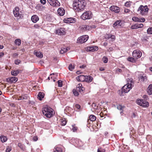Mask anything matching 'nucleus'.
I'll return each mask as SVG.
<instances>
[{
	"instance_id": "3c124183",
	"label": "nucleus",
	"mask_w": 152,
	"mask_h": 152,
	"mask_svg": "<svg viewBox=\"0 0 152 152\" xmlns=\"http://www.w3.org/2000/svg\"><path fill=\"white\" fill-rule=\"evenodd\" d=\"M41 3L43 4H45L46 3V0H40Z\"/></svg>"
},
{
	"instance_id": "864d4df0",
	"label": "nucleus",
	"mask_w": 152,
	"mask_h": 152,
	"mask_svg": "<svg viewBox=\"0 0 152 152\" xmlns=\"http://www.w3.org/2000/svg\"><path fill=\"white\" fill-rule=\"evenodd\" d=\"M77 129V128L76 127H74L73 126V128H72V130L73 132H75L76 131Z\"/></svg>"
},
{
	"instance_id": "603ef678",
	"label": "nucleus",
	"mask_w": 152,
	"mask_h": 152,
	"mask_svg": "<svg viewBox=\"0 0 152 152\" xmlns=\"http://www.w3.org/2000/svg\"><path fill=\"white\" fill-rule=\"evenodd\" d=\"M110 38L114 40L115 39V36L114 35L110 34Z\"/></svg>"
},
{
	"instance_id": "a18cd8bd",
	"label": "nucleus",
	"mask_w": 152,
	"mask_h": 152,
	"mask_svg": "<svg viewBox=\"0 0 152 152\" xmlns=\"http://www.w3.org/2000/svg\"><path fill=\"white\" fill-rule=\"evenodd\" d=\"M130 5V3L129 2H126L125 3V6L127 7H129Z\"/></svg>"
},
{
	"instance_id": "49530a36",
	"label": "nucleus",
	"mask_w": 152,
	"mask_h": 152,
	"mask_svg": "<svg viewBox=\"0 0 152 152\" xmlns=\"http://www.w3.org/2000/svg\"><path fill=\"white\" fill-rule=\"evenodd\" d=\"M75 106V107L77 109H80V106L78 104H76Z\"/></svg>"
},
{
	"instance_id": "72a5a7b5",
	"label": "nucleus",
	"mask_w": 152,
	"mask_h": 152,
	"mask_svg": "<svg viewBox=\"0 0 152 152\" xmlns=\"http://www.w3.org/2000/svg\"><path fill=\"white\" fill-rule=\"evenodd\" d=\"M61 125L62 126H64L66 124V121L64 118H62L61 119Z\"/></svg>"
},
{
	"instance_id": "69168bd1",
	"label": "nucleus",
	"mask_w": 152,
	"mask_h": 152,
	"mask_svg": "<svg viewBox=\"0 0 152 152\" xmlns=\"http://www.w3.org/2000/svg\"><path fill=\"white\" fill-rule=\"evenodd\" d=\"M100 115L101 117L103 118L104 117L103 113H101L100 114Z\"/></svg>"
},
{
	"instance_id": "4d7b16f0",
	"label": "nucleus",
	"mask_w": 152,
	"mask_h": 152,
	"mask_svg": "<svg viewBox=\"0 0 152 152\" xmlns=\"http://www.w3.org/2000/svg\"><path fill=\"white\" fill-rule=\"evenodd\" d=\"M34 27L35 28H39L40 27V26L37 24H35L34 25Z\"/></svg>"
},
{
	"instance_id": "9d476101",
	"label": "nucleus",
	"mask_w": 152,
	"mask_h": 152,
	"mask_svg": "<svg viewBox=\"0 0 152 152\" xmlns=\"http://www.w3.org/2000/svg\"><path fill=\"white\" fill-rule=\"evenodd\" d=\"M122 22L119 20L116 21L114 23L113 25V27L115 28H120L122 25Z\"/></svg>"
},
{
	"instance_id": "2eb2a0df",
	"label": "nucleus",
	"mask_w": 152,
	"mask_h": 152,
	"mask_svg": "<svg viewBox=\"0 0 152 152\" xmlns=\"http://www.w3.org/2000/svg\"><path fill=\"white\" fill-rule=\"evenodd\" d=\"M76 79L78 81H84L86 80V77L84 75H80L77 77Z\"/></svg>"
},
{
	"instance_id": "13d9d810",
	"label": "nucleus",
	"mask_w": 152,
	"mask_h": 152,
	"mask_svg": "<svg viewBox=\"0 0 152 152\" xmlns=\"http://www.w3.org/2000/svg\"><path fill=\"white\" fill-rule=\"evenodd\" d=\"M84 28H85V29L86 30H88L89 29V26H87L86 25L84 26Z\"/></svg>"
},
{
	"instance_id": "8fccbe9b",
	"label": "nucleus",
	"mask_w": 152,
	"mask_h": 152,
	"mask_svg": "<svg viewBox=\"0 0 152 152\" xmlns=\"http://www.w3.org/2000/svg\"><path fill=\"white\" fill-rule=\"evenodd\" d=\"M143 98L145 99V100H147L148 99V96L146 95H144L143 96Z\"/></svg>"
},
{
	"instance_id": "bf43d9fd",
	"label": "nucleus",
	"mask_w": 152,
	"mask_h": 152,
	"mask_svg": "<svg viewBox=\"0 0 152 152\" xmlns=\"http://www.w3.org/2000/svg\"><path fill=\"white\" fill-rule=\"evenodd\" d=\"M110 34H107V35L105 36V37L106 38H107L108 39H109L110 38Z\"/></svg>"
},
{
	"instance_id": "338daca9",
	"label": "nucleus",
	"mask_w": 152,
	"mask_h": 152,
	"mask_svg": "<svg viewBox=\"0 0 152 152\" xmlns=\"http://www.w3.org/2000/svg\"><path fill=\"white\" fill-rule=\"evenodd\" d=\"M4 55V53H0V58L1 57H2Z\"/></svg>"
},
{
	"instance_id": "774afa93",
	"label": "nucleus",
	"mask_w": 152,
	"mask_h": 152,
	"mask_svg": "<svg viewBox=\"0 0 152 152\" xmlns=\"http://www.w3.org/2000/svg\"><path fill=\"white\" fill-rule=\"evenodd\" d=\"M38 139V138L37 137H34V138L33 140L34 141H36Z\"/></svg>"
},
{
	"instance_id": "393cba45",
	"label": "nucleus",
	"mask_w": 152,
	"mask_h": 152,
	"mask_svg": "<svg viewBox=\"0 0 152 152\" xmlns=\"http://www.w3.org/2000/svg\"><path fill=\"white\" fill-rule=\"evenodd\" d=\"M125 107L122 106L121 105H119L117 106V108L118 110L121 111L120 112V114L121 115H122L123 113V109Z\"/></svg>"
},
{
	"instance_id": "37998d69",
	"label": "nucleus",
	"mask_w": 152,
	"mask_h": 152,
	"mask_svg": "<svg viewBox=\"0 0 152 152\" xmlns=\"http://www.w3.org/2000/svg\"><path fill=\"white\" fill-rule=\"evenodd\" d=\"M148 38V37L145 36V37H143L142 38V40L143 42H145V41H148V40H147V39Z\"/></svg>"
},
{
	"instance_id": "4be33fe9",
	"label": "nucleus",
	"mask_w": 152,
	"mask_h": 152,
	"mask_svg": "<svg viewBox=\"0 0 152 152\" xmlns=\"http://www.w3.org/2000/svg\"><path fill=\"white\" fill-rule=\"evenodd\" d=\"M28 96L27 94H23L21 96H20L18 98V100L23 99H27Z\"/></svg>"
},
{
	"instance_id": "c756f323",
	"label": "nucleus",
	"mask_w": 152,
	"mask_h": 152,
	"mask_svg": "<svg viewBox=\"0 0 152 152\" xmlns=\"http://www.w3.org/2000/svg\"><path fill=\"white\" fill-rule=\"evenodd\" d=\"M0 139L1 140V142H5L7 140V138L5 136L1 135L0 137Z\"/></svg>"
},
{
	"instance_id": "680f3d73",
	"label": "nucleus",
	"mask_w": 152,
	"mask_h": 152,
	"mask_svg": "<svg viewBox=\"0 0 152 152\" xmlns=\"http://www.w3.org/2000/svg\"><path fill=\"white\" fill-rule=\"evenodd\" d=\"M140 19L141 20V21L140 22H143L145 20V19L144 18H141V19Z\"/></svg>"
},
{
	"instance_id": "de8ad7c7",
	"label": "nucleus",
	"mask_w": 152,
	"mask_h": 152,
	"mask_svg": "<svg viewBox=\"0 0 152 152\" xmlns=\"http://www.w3.org/2000/svg\"><path fill=\"white\" fill-rule=\"evenodd\" d=\"M15 64L18 65L20 62V61L19 60H15Z\"/></svg>"
},
{
	"instance_id": "0eeeda50",
	"label": "nucleus",
	"mask_w": 152,
	"mask_h": 152,
	"mask_svg": "<svg viewBox=\"0 0 152 152\" xmlns=\"http://www.w3.org/2000/svg\"><path fill=\"white\" fill-rule=\"evenodd\" d=\"M88 38V36L87 35H85L79 37L77 40L78 42L82 43L86 42Z\"/></svg>"
},
{
	"instance_id": "a19ab883",
	"label": "nucleus",
	"mask_w": 152,
	"mask_h": 152,
	"mask_svg": "<svg viewBox=\"0 0 152 152\" xmlns=\"http://www.w3.org/2000/svg\"><path fill=\"white\" fill-rule=\"evenodd\" d=\"M102 60L103 62L104 63H107V62L108 60L107 58L106 57H104Z\"/></svg>"
},
{
	"instance_id": "a878e982",
	"label": "nucleus",
	"mask_w": 152,
	"mask_h": 152,
	"mask_svg": "<svg viewBox=\"0 0 152 152\" xmlns=\"http://www.w3.org/2000/svg\"><path fill=\"white\" fill-rule=\"evenodd\" d=\"M53 152H62V150L61 148L57 146H56L54 149Z\"/></svg>"
},
{
	"instance_id": "7c9ffc66",
	"label": "nucleus",
	"mask_w": 152,
	"mask_h": 152,
	"mask_svg": "<svg viewBox=\"0 0 152 152\" xmlns=\"http://www.w3.org/2000/svg\"><path fill=\"white\" fill-rule=\"evenodd\" d=\"M128 60L129 61L134 62H135L136 60V59L132 57H129L127 58Z\"/></svg>"
},
{
	"instance_id": "0e129e2a",
	"label": "nucleus",
	"mask_w": 152,
	"mask_h": 152,
	"mask_svg": "<svg viewBox=\"0 0 152 152\" xmlns=\"http://www.w3.org/2000/svg\"><path fill=\"white\" fill-rule=\"evenodd\" d=\"M18 146L21 148L23 147L22 145L20 143H18Z\"/></svg>"
},
{
	"instance_id": "ea45409f",
	"label": "nucleus",
	"mask_w": 152,
	"mask_h": 152,
	"mask_svg": "<svg viewBox=\"0 0 152 152\" xmlns=\"http://www.w3.org/2000/svg\"><path fill=\"white\" fill-rule=\"evenodd\" d=\"M58 82V87H61L62 86V81L61 80H59Z\"/></svg>"
},
{
	"instance_id": "79ce46f5",
	"label": "nucleus",
	"mask_w": 152,
	"mask_h": 152,
	"mask_svg": "<svg viewBox=\"0 0 152 152\" xmlns=\"http://www.w3.org/2000/svg\"><path fill=\"white\" fill-rule=\"evenodd\" d=\"M11 150V149L10 147L9 146H7V148L6 150V152H10V151Z\"/></svg>"
},
{
	"instance_id": "2f4dec72",
	"label": "nucleus",
	"mask_w": 152,
	"mask_h": 152,
	"mask_svg": "<svg viewBox=\"0 0 152 152\" xmlns=\"http://www.w3.org/2000/svg\"><path fill=\"white\" fill-rule=\"evenodd\" d=\"M15 44L18 46H20L21 43V40L19 39H16L15 41Z\"/></svg>"
},
{
	"instance_id": "cd10ccee",
	"label": "nucleus",
	"mask_w": 152,
	"mask_h": 152,
	"mask_svg": "<svg viewBox=\"0 0 152 152\" xmlns=\"http://www.w3.org/2000/svg\"><path fill=\"white\" fill-rule=\"evenodd\" d=\"M19 71L18 70H12L11 72V74L13 76H16L19 73Z\"/></svg>"
},
{
	"instance_id": "1a4fd4ad",
	"label": "nucleus",
	"mask_w": 152,
	"mask_h": 152,
	"mask_svg": "<svg viewBox=\"0 0 152 152\" xmlns=\"http://www.w3.org/2000/svg\"><path fill=\"white\" fill-rule=\"evenodd\" d=\"M142 56V53L140 51L134 50L132 53V56L136 59L140 58Z\"/></svg>"
},
{
	"instance_id": "ddd939ff",
	"label": "nucleus",
	"mask_w": 152,
	"mask_h": 152,
	"mask_svg": "<svg viewBox=\"0 0 152 152\" xmlns=\"http://www.w3.org/2000/svg\"><path fill=\"white\" fill-rule=\"evenodd\" d=\"M56 33L59 35H63L66 34L65 29L60 28L56 30Z\"/></svg>"
},
{
	"instance_id": "f3484780",
	"label": "nucleus",
	"mask_w": 152,
	"mask_h": 152,
	"mask_svg": "<svg viewBox=\"0 0 152 152\" xmlns=\"http://www.w3.org/2000/svg\"><path fill=\"white\" fill-rule=\"evenodd\" d=\"M76 90L79 92H81L84 91V88L82 87V84L80 83L77 86Z\"/></svg>"
},
{
	"instance_id": "473e14b6",
	"label": "nucleus",
	"mask_w": 152,
	"mask_h": 152,
	"mask_svg": "<svg viewBox=\"0 0 152 152\" xmlns=\"http://www.w3.org/2000/svg\"><path fill=\"white\" fill-rule=\"evenodd\" d=\"M132 20L134 21L137 22H140L141 21V20L140 19L137 17H133L132 18Z\"/></svg>"
},
{
	"instance_id": "20e7f679",
	"label": "nucleus",
	"mask_w": 152,
	"mask_h": 152,
	"mask_svg": "<svg viewBox=\"0 0 152 152\" xmlns=\"http://www.w3.org/2000/svg\"><path fill=\"white\" fill-rule=\"evenodd\" d=\"M148 8L147 6H143L141 5L137 11L142 15H146L148 12Z\"/></svg>"
},
{
	"instance_id": "412c9836",
	"label": "nucleus",
	"mask_w": 152,
	"mask_h": 152,
	"mask_svg": "<svg viewBox=\"0 0 152 152\" xmlns=\"http://www.w3.org/2000/svg\"><path fill=\"white\" fill-rule=\"evenodd\" d=\"M31 20L33 22L36 23L39 20V18L36 15H34L31 17Z\"/></svg>"
},
{
	"instance_id": "aec40b11",
	"label": "nucleus",
	"mask_w": 152,
	"mask_h": 152,
	"mask_svg": "<svg viewBox=\"0 0 152 152\" xmlns=\"http://www.w3.org/2000/svg\"><path fill=\"white\" fill-rule=\"evenodd\" d=\"M13 14L15 17H18L20 16V14L18 11V7L15 8L14 10L13 11Z\"/></svg>"
},
{
	"instance_id": "b1692460",
	"label": "nucleus",
	"mask_w": 152,
	"mask_h": 152,
	"mask_svg": "<svg viewBox=\"0 0 152 152\" xmlns=\"http://www.w3.org/2000/svg\"><path fill=\"white\" fill-rule=\"evenodd\" d=\"M147 92L149 95H151L152 94V84H150L148 86L147 89Z\"/></svg>"
},
{
	"instance_id": "bb28decb",
	"label": "nucleus",
	"mask_w": 152,
	"mask_h": 152,
	"mask_svg": "<svg viewBox=\"0 0 152 152\" xmlns=\"http://www.w3.org/2000/svg\"><path fill=\"white\" fill-rule=\"evenodd\" d=\"M93 79V77L91 76H88L86 77L85 81L88 83H90L92 81Z\"/></svg>"
},
{
	"instance_id": "f03ea898",
	"label": "nucleus",
	"mask_w": 152,
	"mask_h": 152,
	"mask_svg": "<svg viewBox=\"0 0 152 152\" xmlns=\"http://www.w3.org/2000/svg\"><path fill=\"white\" fill-rule=\"evenodd\" d=\"M127 83L122 88V93H128L134 86V82L132 79H128L127 80Z\"/></svg>"
},
{
	"instance_id": "5701e85b",
	"label": "nucleus",
	"mask_w": 152,
	"mask_h": 152,
	"mask_svg": "<svg viewBox=\"0 0 152 152\" xmlns=\"http://www.w3.org/2000/svg\"><path fill=\"white\" fill-rule=\"evenodd\" d=\"M68 22V23H75V19L72 18H68L67 20H66Z\"/></svg>"
},
{
	"instance_id": "c03bdc74",
	"label": "nucleus",
	"mask_w": 152,
	"mask_h": 152,
	"mask_svg": "<svg viewBox=\"0 0 152 152\" xmlns=\"http://www.w3.org/2000/svg\"><path fill=\"white\" fill-rule=\"evenodd\" d=\"M105 150L104 149H102L101 148H99L97 152H105Z\"/></svg>"
},
{
	"instance_id": "39448f33",
	"label": "nucleus",
	"mask_w": 152,
	"mask_h": 152,
	"mask_svg": "<svg viewBox=\"0 0 152 152\" xmlns=\"http://www.w3.org/2000/svg\"><path fill=\"white\" fill-rule=\"evenodd\" d=\"M92 13L90 11H86L81 16V18L83 20L89 19L92 18Z\"/></svg>"
},
{
	"instance_id": "9b49d317",
	"label": "nucleus",
	"mask_w": 152,
	"mask_h": 152,
	"mask_svg": "<svg viewBox=\"0 0 152 152\" xmlns=\"http://www.w3.org/2000/svg\"><path fill=\"white\" fill-rule=\"evenodd\" d=\"M18 78L15 77H8L6 79V81L8 83H15L18 80Z\"/></svg>"
},
{
	"instance_id": "4c0bfd02",
	"label": "nucleus",
	"mask_w": 152,
	"mask_h": 152,
	"mask_svg": "<svg viewBox=\"0 0 152 152\" xmlns=\"http://www.w3.org/2000/svg\"><path fill=\"white\" fill-rule=\"evenodd\" d=\"M67 51V49L66 48H63L61 49V50L60 51V53L61 54H63Z\"/></svg>"
},
{
	"instance_id": "09e8293b",
	"label": "nucleus",
	"mask_w": 152,
	"mask_h": 152,
	"mask_svg": "<svg viewBox=\"0 0 152 152\" xmlns=\"http://www.w3.org/2000/svg\"><path fill=\"white\" fill-rule=\"evenodd\" d=\"M92 107L94 108V109H96L97 108V107L96 106V104L93 103L92 106Z\"/></svg>"
},
{
	"instance_id": "6e6d98bb",
	"label": "nucleus",
	"mask_w": 152,
	"mask_h": 152,
	"mask_svg": "<svg viewBox=\"0 0 152 152\" xmlns=\"http://www.w3.org/2000/svg\"><path fill=\"white\" fill-rule=\"evenodd\" d=\"M68 69L70 71H72L75 69V67H68Z\"/></svg>"
},
{
	"instance_id": "423d86ee",
	"label": "nucleus",
	"mask_w": 152,
	"mask_h": 152,
	"mask_svg": "<svg viewBox=\"0 0 152 152\" xmlns=\"http://www.w3.org/2000/svg\"><path fill=\"white\" fill-rule=\"evenodd\" d=\"M137 102L139 105L143 107H147L149 105V103L145 100L142 99L137 100Z\"/></svg>"
},
{
	"instance_id": "dca6fc26",
	"label": "nucleus",
	"mask_w": 152,
	"mask_h": 152,
	"mask_svg": "<svg viewBox=\"0 0 152 152\" xmlns=\"http://www.w3.org/2000/svg\"><path fill=\"white\" fill-rule=\"evenodd\" d=\"M139 80L142 82H145L147 80V77L145 74L140 75L139 77Z\"/></svg>"
},
{
	"instance_id": "58836bf2",
	"label": "nucleus",
	"mask_w": 152,
	"mask_h": 152,
	"mask_svg": "<svg viewBox=\"0 0 152 152\" xmlns=\"http://www.w3.org/2000/svg\"><path fill=\"white\" fill-rule=\"evenodd\" d=\"M78 91H77L76 90L74 89L73 90V93L76 96H77L79 95V94L78 93Z\"/></svg>"
},
{
	"instance_id": "f8f14e48",
	"label": "nucleus",
	"mask_w": 152,
	"mask_h": 152,
	"mask_svg": "<svg viewBox=\"0 0 152 152\" xmlns=\"http://www.w3.org/2000/svg\"><path fill=\"white\" fill-rule=\"evenodd\" d=\"M110 9L111 11L116 13H118L120 10V9L119 7L115 6H111L110 7Z\"/></svg>"
},
{
	"instance_id": "4468645a",
	"label": "nucleus",
	"mask_w": 152,
	"mask_h": 152,
	"mask_svg": "<svg viewBox=\"0 0 152 152\" xmlns=\"http://www.w3.org/2000/svg\"><path fill=\"white\" fill-rule=\"evenodd\" d=\"M98 49V47L97 46H90L87 48V50L88 51L94 52L97 51Z\"/></svg>"
},
{
	"instance_id": "c85d7f7f",
	"label": "nucleus",
	"mask_w": 152,
	"mask_h": 152,
	"mask_svg": "<svg viewBox=\"0 0 152 152\" xmlns=\"http://www.w3.org/2000/svg\"><path fill=\"white\" fill-rule=\"evenodd\" d=\"M34 54L37 57L39 58H42L43 57V54L42 53L40 52H35Z\"/></svg>"
},
{
	"instance_id": "7ed1b4c3",
	"label": "nucleus",
	"mask_w": 152,
	"mask_h": 152,
	"mask_svg": "<svg viewBox=\"0 0 152 152\" xmlns=\"http://www.w3.org/2000/svg\"><path fill=\"white\" fill-rule=\"evenodd\" d=\"M42 111L43 114L47 117L50 118L52 116L53 109L47 106H45L43 108Z\"/></svg>"
},
{
	"instance_id": "c9c22d12",
	"label": "nucleus",
	"mask_w": 152,
	"mask_h": 152,
	"mask_svg": "<svg viewBox=\"0 0 152 152\" xmlns=\"http://www.w3.org/2000/svg\"><path fill=\"white\" fill-rule=\"evenodd\" d=\"M131 28L132 29H135L139 28L138 24L132 25L131 26Z\"/></svg>"
},
{
	"instance_id": "052dcab7",
	"label": "nucleus",
	"mask_w": 152,
	"mask_h": 152,
	"mask_svg": "<svg viewBox=\"0 0 152 152\" xmlns=\"http://www.w3.org/2000/svg\"><path fill=\"white\" fill-rule=\"evenodd\" d=\"M99 69L101 71H102L104 70V67H100Z\"/></svg>"
},
{
	"instance_id": "5fc2aeb1",
	"label": "nucleus",
	"mask_w": 152,
	"mask_h": 152,
	"mask_svg": "<svg viewBox=\"0 0 152 152\" xmlns=\"http://www.w3.org/2000/svg\"><path fill=\"white\" fill-rule=\"evenodd\" d=\"M138 26H139V28H142L143 26V24H142V23L138 24Z\"/></svg>"
},
{
	"instance_id": "f257e3e1",
	"label": "nucleus",
	"mask_w": 152,
	"mask_h": 152,
	"mask_svg": "<svg viewBox=\"0 0 152 152\" xmlns=\"http://www.w3.org/2000/svg\"><path fill=\"white\" fill-rule=\"evenodd\" d=\"M84 1L83 0H75L73 3V9L76 11L81 12L85 8Z\"/></svg>"
},
{
	"instance_id": "e2e57ef3",
	"label": "nucleus",
	"mask_w": 152,
	"mask_h": 152,
	"mask_svg": "<svg viewBox=\"0 0 152 152\" xmlns=\"http://www.w3.org/2000/svg\"><path fill=\"white\" fill-rule=\"evenodd\" d=\"M75 65L74 64H69L68 66H75Z\"/></svg>"
},
{
	"instance_id": "f704fd0d",
	"label": "nucleus",
	"mask_w": 152,
	"mask_h": 152,
	"mask_svg": "<svg viewBox=\"0 0 152 152\" xmlns=\"http://www.w3.org/2000/svg\"><path fill=\"white\" fill-rule=\"evenodd\" d=\"M90 119L92 121H94L96 119V117L93 115H91L89 117Z\"/></svg>"
},
{
	"instance_id": "6ab92c4d",
	"label": "nucleus",
	"mask_w": 152,
	"mask_h": 152,
	"mask_svg": "<svg viewBox=\"0 0 152 152\" xmlns=\"http://www.w3.org/2000/svg\"><path fill=\"white\" fill-rule=\"evenodd\" d=\"M45 94L44 93L39 92L37 95V98L40 100H42V99L44 97Z\"/></svg>"
},
{
	"instance_id": "6e6552de",
	"label": "nucleus",
	"mask_w": 152,
	"mask_h": 152,
	"mask_svg": "<svg viewBox=\"0 0 152 152\" xmlns=\"http://www.w3.org/2000/svg\"><path fill=\"white\" fill-rule=\"evenodd\" d=\"M48 3L51 6L55 7L59 6L60 3L57 0H47Z\"/></svg>"
},
{
	"instance_id": "a211bd4d",
	"label": "nucleus",
	"mask_w": 152,
	"mask_h": 152,
	"mask_svg": "<svg viewBox=\"0 0 152 152\" xmlns=\"http://www.w3.org/2000/svg\"><path fill=\"white\" fill-rule=\"evenodd\" d=\"M58 13L60 16H63L65 14V11L63 8H59L58 10Z\"/></svg>"
},
{
	"instance_id": "e433bc0d",
	"label": "nucleus",
	"mask_w": 152,
	"mask_h": 152,
	"mask_svg": "<svg viewBox=\"0 0 152 152\" xmlns=\"http://www.w3.org/2000/svg\"><path fill=\"white\" fill-rule=\"evenodd\" d=\"M147 32L148 34H152V27L149 28L147 30Z\"/></svg>"
}]
</instances>
